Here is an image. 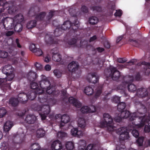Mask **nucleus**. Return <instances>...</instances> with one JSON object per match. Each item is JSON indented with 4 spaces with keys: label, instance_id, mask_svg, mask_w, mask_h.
<instances>
[{
    "label": "nucleus",
    "instance_id": "obj_15",
    "mask_svg": "<svg viewBox=\"0 0 150 150\" xmlns=\"http://www.w3.org/2000/svg\"><path fill=\"white\" fill-rule=\"evenodd\" d=\"M51 148L52 150H60L62 148L61 142L58 140L54 141L51 144Z\"/></svg>",
    "mask_w": 150,
    "mask_h": 150
},
{
    "label": "nucleus",
    "instance_id": "obj_50",
    "mask_svg": "<svg viewBox=\"0 0 150 150\" xmlns=\"http://www.w3.org/2000/svg\"><path fill=\"white\" fill-rule=\"evenodd\" d=\"M35 55L38 56H41L42 54V50L40 48H36L34 52Z\"/></svg>",
    "mask_w": 150,
    "mask_h": 150
},
{
    "label": "nucleus",
    "instance_id": "obj_29",
    "mask_svg": "<svg viewBox=\"0 0 150 150\" xmlns=\"http://www.w3.org/2000/svg\"><path fill=\"white\" fill-rule=\"evenodd\" d=\"M98 19L96 17L92 16L89 18V22L91 25H96L98 23Z\"/></svg>",
    "mask_w": 150,
    "mask_h": 150
},
{
    "label": "nucleus",
    "instance_id": "obj_17",
    "mask_svg": "<svg viewBox=\"0 0 150 150\" xmlns=\"http://www.w3.org/2000/svg\"><path fill=\"white\" fill-rule=\"evenodd\" d=\"M93 110H91L89 107L87 106H83L81 109V112L83 113H87L90 112H93L96 111V107L95 106H92Z\"/></svg>",
    "mask_w": 150,
    "mask_h": 150
},
{
    "label": "nucleus",
    "instance_id": "obj_8",
    "mask_svg": "<svg viewBox=\"0 0 150 150\" xmlns=\"http://www.w3.org/2000/svg\"><path fill=\"white\" fill-rule=\"evenodd\" d=\"M120 116L123 119H126L129 117V120L130 121L134 120H139V117L137 116V113L134 112L131 114L127 110H123L120 112Z\"/></svg>",
    "mask_w": 150,
    "mask_h": 150
},
{
    "label": "nucleus",
    "instance_id": "obj_45",
    "mask_svg": "<svg viewBox=\"0 0 150 150\" xmlns=\"http://www.w3.org/2000/svg\"><path fill=\"white\" fill-rule=\"evenodd\" d=\"M77 41V39L75 38H73L68 40L67 42V43L69 45H72L76 44Z\"/></svg>",
    "mask_w": 150,
    "mask_h": 150
},
{
    "label": "nucleus",
    "instance_id": "obj_61",
    "mask_svg": "<svg viewBox=\"0 0 150 150\" xmlns=\"http://www.w3.org/2000/svg\"><path fill=\"white\" fill-rule=\"evenodd\" d=\"M117 61L119 63H123L127 61V60L125 58H119L117 59Z\"/></svg>",
    "mask_w": 150,
    "mask_h": 150
},
{
    "label": "nucleus",
    "instance_id": "obj_44",
    "mask_svg": "<svg viewBox=\"0 0 150 150\" xmlns=\"http://www.w3.org/2000/svg\"><path fill=\"white\" fill-rule=\"evenodd\" d=\"M54 75L57 78L60 77L62 75V72L58 69H55L53 71Z\"/></svg>",
    "mask_w": 150,
    "mask_h": 150
},
{
    "label": "nucleus",
    "instance_id": "obj_33",
    "mask_svg": "<svg viewBox=\"0 0 150 150\" xmlns=\"http://www.w3.org/2000/svg\"><path fill=\"white\" fill-rule=\"evenodd\" d=\"M103 87L101 85L98 86L96 89V93L95 95L96 98H97L100 96L102 92Z\"/></svg>",
    "mask_w": 150,
    "mask_h": 150
},
{
    "label": "nucleus",
    "instance_id": "obj_62",
    "mask_svg": "<svg viewBox=\"0 0 150 150\" xmlns=\"http://www.w3.org/2000/svg\"><path fill=\"white\" fill-rule=\"evenodd\" d=\"M104 49L103 48L98 47L96 49H94V51H96V50H97L99 52H102L104 51Z\"/></svg>",
    "mask_w": 150,
    "mask_h": 150
},
{
    "label": "nucleus",
    "instance_id": "obj_48",
    "mask_svg": "<svg viewBox=\"0 0 150 150\" xmlns=\"http://www.w3.org/2000/svg\"><path fill=\"white\" fill-rule=\"evenodd\" d=\"M135 80L137 81H139L142 80V77L139 73H137L135 75L134 78H133L132 81Z\"/></svg>",
    "mask_w": 150,
    "mask_h": 150
},
{
    "label": "nucleus",
    "instance_id": "obj_64",
    "mask_svg": "<svg viewBox=\"0 0 150 150\" xmlns=\"http://www.w3.org/2000/svg\"><path fill=\"white\" fill-rule=\"evenodd\" d=\"M104 47L107 48H109L110 47V44L108 41H105L104 43Z\"/></svg>",
    "mask_w": 150,
    "mask_h": 150
},
{
    "label": "nucleus",
    "instance_id": "obj_10",
    "mask_svg": "<svg viewBox=\"0 0 150 150\" xmlns=\"http://www.w3.org/2000/svg\"><path fill=\"white\" fill-rule=\"evenodd\" d=\"M139 124L135 125L138 127L139 128H141L144 126L145 124H147L150 127V117L146 115H144L142 116H140L139 117Z\"/></svg>",
    "mask_w": 150,
    "mask_h": 150
},
{
    "label": "nucleus",
    "instance_id": "obj_4",
    "mask_svg": "<svg viewBox=\"0 0 150 150\" xmlns=\"http://www.w3.org/2000/svg\"><path fill=\"white\" fill-rule=\"evenodd\" d=\"M49 102H47L44 103V104L40 106L39 105L38 103L34 104L31 105V108L35 110L41 111V113L40 114V116L42 120H45L46 117L47 115H48L50 112V105H52L55 104V100L53 98V104H49Z\"/></svg>",
    "mask_w": 150,
    "mask_h": 150
},
{
    "label": "nucleus",
    "instance_id": "obj_56",
    "mask_svg": "<svg viewBox=\"0 0 150 150\" xmlns=\"http://www.w3.org/2000/svg\"><path fill=\"white\" fill-rule=\"evenodd\" d=\"M120 98L117 96H114L112 98V100L115 103H119L120 102Z\"/></svg>",
    "mask_w": 150,
    "mask_h": 150
},
{
    "label": "nucleus",
    "instance_id": "obj_59",
    "mask_svg": "<svg viewBox=\"0 0 150 150\" xmlns=\"http://www.w3.org/2000/svg\"><path fill=\"white\" fill-rule=\"evenodd\" d=\"M54 11H51L49 13V15L47 17V19L49 21L51 18L54 15Z\"/></svg>",
    "mask_w": 150,
    "mask_h": 150
},
{
    "label": "nucleus",
    "instance_id": "obj_38",
    "mask_svg": "<svg viewBox=\"0 0 150 150\" xmlns=\"http://www.w3.org/2000/svg\"><path fill=\"white\" fill-rule=\"evenodd\" d=\"M115 4H112L110 5L108 7V13L110 15L112 14L113 11L115 10Z\"/></svg>",
    "mask_w": 150,
    "mask_h": 150
},
{
    "label": "nucleus",
    "instance_id": "obj_31",
    "mask_svg": "<svg viewBox=\"0 0 150 150\" xmlns=\"http://www.w3.org/2000/svg\"><path fill=\"white\" fill-rule=\"evenodd\" d=\"M126 106V105L125 102H120L118 103L117 105V110L121 112L124 110Z\"/></svg>",
    "mask_w": 150,
    "mask_h": 150
},
{
    "label": "nucleus",
    "instance_id": "obj_37",
    "mask_svg": "<svg viewBox=\"0 0 150 150\" xmlns=\"http://www.w3.org/2000/svg\"><path fill=\"white\" fill-rule=\"evenodd\" d=\"M18 11V8L16 6L13 5L10 6V14L13 15L17 13Z\"/></svg>",
    "mask_w": 150,
    "mask_h": 150
},
{
    "label": "nucleus",
    "instance_id": "obj_39",
    "mask_svg": "<svg viewBox=\"0 0 150 150\" xmlns=\"http://www.w3.org/2000/svg\"><path fill=\"white\" fill-rule=\"evenodd\" d=\"M12 45L14 47L13 50H12L10 48V55L12 54V55H15L17 54V49L16 45L14 44L13 42L12 43Z\"/></svg>",
    "mask_w": 150,
    "mask_h": 150
},
{
    "label": "nucleus",
    "instance_id": "obj_43",
    "mask_svg": "<svg viewBox=\"0 0 150 150\" xmlns=\"http://www.w3.org/2000/svg\"><path fill=\"white\" fill-rule=\"evenodd\" d=\"M67 135V134L64 132L59 131L57 134V137L59 139H62L63 138L66 137Z\"/></svg>",
    "mask_w": 150,
    "mask_h": 150
},
{
    "label": "nucleus",
    "instance_id": "obj_63",
    "mask_svg": "<svg viewBox=\"0 0 150 150\" xmlns=\"http://www.w3.org/2000/svg\"><path fill=\"white\" fill-rule=\"evenodd\" d=\"M93 145L92 144H89L85 149V150H93Z\"/></svg>",
    "mask_w": 150,
    "mask_h": 150
},
{
    "label": "nucleus",
    "instance_id": "obj_2",
    "mask_svg": "<svg viewBox=\"0 0 150 150\" xmlns=\"http://www.w3.org/2000/svg\"><path fill=\"white\" fill-rule=\"evenodd\" d=\"M40 80L38 81V84L34 81H30V87L32 90L36 91L38 89L46 90L47 93L50 95L53 93V88H52L50 82L46 76L43 75L40 76Z\"/></svg>",
    "mask_w": 150,
    "mask_h": 150
},
{
    "label": "nucleus",
    "instance_id": "obj_53",
    "mask_svg": "<svg viewBox=\"0 0 150 150\" xmlns=\"http://www.w3.org/2000/svg\"><path fill=\"white\" fill-rule=\"evenodd\" d=\"M8 55L7 52L0 51V57L5 58L7 57Z\"/></svg>",
    "mask_w": 150,
    "mask_h": 150
},
{
    "label": "nucleus",
    "instance_id": "obj_23",
    "mask_svg": "<svg viewBox=\"0 0 150 150\" xmlns=\"http://www.w3.org/2000/svg\"><path fill=\"white\" fill-rule=\"evenodd\" d=\"M142 65H145L146 66L144 67V73L145 75L148 76L150 74V68L149 67L150 66V63L145 62H143L142 63Z\"/></svg>",
    "mask_w": 150,
    "mask_h": 150
},
{
    "label": "nucleus",
    "instance_id": "obj_55",
    "mask_svg": "<svg viewBox=\"0 0 150 150\" xmlns=\"http://www.w3.org/2000/svg\"><path fill=\"white\" fill-rule=\"evenodd\" d=\"M37 48L36 47L35 45L34 44H30L29 47V49L30 51L34 52L36 49Z\"/></svg>",
    "mask_w": 150,
    "mask_h": 150
},
{
    "label": "nucleus",
    "instance_id": "obj_14",
    "mask_svg": "<svg viewBox=\"0 0 150 150\" xmlns=\"http://www.w3.org/2000/svg\"><path fill=\"white\" fill-rule=\"evenodd\" d=\"M79 66L78 62L72 61L68 64V69L69 71L72 73H75L78 70Z\"/></svg>",
    "mask_w": 150,
    "mask_h": 150
},
{
    "label": "nucleus",
    "instance_id": "obj_25",
    "mask_svg": "<svg viewBox=\"0 0 150 150\" xmlns=\"http://www.w3.org/2000/svg\"><path fill=\"white\" fill-rule=\"evenodd\" d=\"M61 55L59 54L56 52V53H52V59L53 60L59 62L62 59Z\"/></svg>",
    "mask_w": 150,
    "mask_h": 150
},
{
    "label": "nucleus",
    "instance_id": "obj_32",
    "mask_svg": "<svg viewBox=\"0 0 150 150\" xmlns=\"http://www.w3.org/2000/svg\"><path fill=\"white\" fill-rule=\"evenodd\" d=\"M65 147L67 150H72L74 148V143L71 142H67L66 143Z\"/></svg>",
    "mask_w": 150,
    "mask_h": 150
},
{
    "label": "nucleus",
    "instance_id": "obj_7",
    "mask_svg": "<svg viewBox=\"0 0 150 150\" xmlns=\"http://www.w3.org/2000/svg\"><path fill=\"white\" fill-rule=\"evenodd\" d=\"M116 133L120 135L119 139L120 141H125L129 139V132L127 131V129L124 127H121L116 130Z\"/></svg>",
    "mask_w": 150,
    "mask_h": 150
},
{
    "label": "nucleus",
    "instance_id": "obj_11",
    "mask_svg": "<svg viewBox=\"0 0 150 150\" xmlns=\"http://www.w3.org/2000/svg\"><path fill=\"white\" fill-rule=\"evenodd\" d=\"M126 87L130 92H134L137 90L136 86L133 83H129L126 81L122 82V84L118 86V88L120 90H124Z\"/></svg>",
    "mask_w": 150,
    "mask_h": 150
},
{
    "label": "nucleus",
    "instance_id": "obj_6",
    "mask_svg": "<svg viewBox=\"0 0 150 150\" xmlns=\"http://www.w3.org/2000/svg\"><path fill=\"white\" fill-rule=\"evenodd\" d=\"M79 21L77 19H75L73 23H71L69 20L65 21L61 25V28L62 30H69L70 28L75 31L79 26Z\"/></svg>",
    "mask_w": 150,
    "mask_h": 150
},
{
    "label": "nucleus",
    "instance_id": "obj_19",
    "mask_svg": "<svg viewBox=\"0 0 150 150\" xmlns=\"http://www.w3.org/2000/svg\"><path fill=\"white\" fill-rule=\"evenodd\" d=\"M36 119V117L34 115H28L26 116L25 121L28 124H33L35 122Z\"/></svg>",
    "mask_w": 150,
    "mask_h": 150
},
{
    "label": "nucleus",
    "instance_id": "obj_35",
    "mask_svg": "<svg viewBox=\"0 0 150 150\" xmlns=\"http://www.w3.org/2000/svg\"><path fill=\"white\" fill-rule=\"evenodd\" d=\"M19 101L17 98H10V104L13 107H16L18 104Z\"/></svg>",
    "mask_w": 150,
    "mask_h": 150
},
{
    "label": "nucleus",
    "instance_id": "obj_3",
    "mask_svg": "<svg viewBox=\"0 0 150 150\" xmlns=\"http://www.w3.org/2000/svg\"><path fill=\"white\" fill-rule=\"evenodd\" d=\"M40 11V9L38 7H31L28 12V14L30 16H35V20L30 21L28 22L26 25V27L28 29H31L35 27L37 24V21H43L46 15L45 12H42L39 14H37V12Z\"/></svg>",
    "mask_w": 150,
    "mask_h": 150
},
{
    "label": "nucleus",
    "instance_id": "obj_22",
    "mask_svg": "<svg viewBox=\"0 0 150 150\" xmlns=\"http://www.w3.org/2000/svg\"><path fill=\"white\" fill-rule=\"evenodd\" d=\"M11 25V27L10 28V30L14 27V30L16 32L19 33L22 30L23 26L21 23H17L15 24L13 23Z\"/></svg>",
    "mask_w": 150,
    "mask_h": 150
},
{
    "label": "nucleus",
    "instance_id": "obj_18",
    "mask_svg": "<svg viewBox=\"0 0 150 150\" xmlns=\"http://www.w3.org/2000/svg\"><path fill=\"white\" fill-rule=\"evenodd\" d=\"M69 102L72 104L73 105L77 108H80L81 106V103L78 100L72 97H70L69 98Z\"/></svg>",
    "mask_w": 150,
    "mask_h": 150
},
{
    "label": "nucleus",
    "instance_id": "obj_42",
    "mask_svg": "<svg viewBox=\"0 0 150 150\" xmlns=\"http://www.w3.org/2000/svg\"><path fill=\"white\" fill-rule=\"evenodd\" d=\"M4 130L6 132H8L9 130V121H7L4 126Z\"/></svg>",
    "mask_w": 150,
    "mask_h": 150
},
{
    "label": "nucleus",
    "instance_id": "obj_20",
    "mask_svg": "<svg viewBox=\"0 0 150 150\" xmlns=\"http://www.w3.org/2000/svg\"><path fill=\"white\" fill-rule=\"evenodd\" d=\"M70 120V118L69 116L66 114L63 115L61 117V123L60 125V127H63L65 124L68 123Z\"/></svg>",
    "mask_w": 150,
    "mask_h": 150
},
{
    "label": "nucleus",
    "instance_id": "obj_36",
    "mask_svg": "<svg viewBox=\"0 0 150 150\" xmlns=\"http://www.w3.org/2000/svg\"><path fill=\"white\" fill-rule=\"evenodd\" d=\"M78 125L79 127L81 128H84L86 125V122L85 120L83 118H80L79 120Z\"/></svg>",
    "mask_w": 150,
    "mask_h": 150
},
{
    "label": "nucleus",
    "instance_id": "obj_52",
    "mask_svg": "<svg viewBox=\"0 0 150 150\" xmlns=\"http://www.w3.org/2000/svg\"><path fill=\"white\" fill-rule=\"evenodd\" d=\"M81 11L84 13H87L88 12V8L85 5H83L81 6Z\"/></svg>",
    "mask_w": 150,
    "mask_h": 150
},
{
    "label": "nucleus",
    "instance_id": "obj_21",
    "mask_svg": "<svg viewBox=\"0 0 150 150\" xmlns=\"http://www.w3.org/2000/svg\"><path fill=\"white\" fill-rule=\"evenodd\" d=\"M12 19L13 23H21L23 21L24 17L20 13L15 16Z\"/></svg>",
    "mask_w": 150,
    "mask_h": 150
},
{
    "label": "nucleus",
    "instance_id": "obj_16",
    "mask_svg": "<svg viewBox=\"0 0 150 150\" xmlns=\"http://www.w3.org/2000/svg\"><path fill=\"white\" fill-rule=\"evenodd\" d=\"M28 79L30 81H34L37 80L38 75L35 72L30 71L26 76Z\"/></svg>",
    "mask_w": 150,
    "mask_h": 150
},
{
    "label": "nucleus",
    "instance_id": "obj_54",
    "mask_svg": "<svg viewBox=\"0 0 150 150\" xmlns=\"http://www.w3.org/2000/svg\"><path fill=\"white\" fill-rule=\"evenodd\" d=\"M132 125H131L130 124H129V125L128 126V128L129 131H130L131 130H132L134 129V126L135 125L137 127H138L136 125H135V123L136 124H137V123H136L135 122H132ZM139 123L138 124H139ZM130 124H131V123H130Z\"/></svg>",
    "mask_w": 150,
    "mask_h": 150
},
{
    "label": "nucleus",
    "instance_id": "obj_13",
    "mask_svg": "<svg viewBox=\"0 0 150 150\" xmlns=\"http://www.w3.org/2000/svg\"><path fill=\"white\" fill-rule=\"evenodd\" d=\"M99 77L97 76L96 73H88L87 77V80L90 83L95 84L98 81Z\"/></svg>",
    "mask_w": 150,
    "mask_h": 150
},
{
    "label": "nucleus",
    "instance_id": "obj_47",
    "mask_svg": "<svg viewBox=\"0 0 150 150\" xmlns=\"http://www.w3.org/2000/svg\"><path fill=\"white\" fill-rule=\"evenodd\" d=\"M6 113V109L3 108H0V117H2L5 116Z\"/></svg>",
    "mask_w": 150,
    "mask_h": 150
},
{
    "label": "nucleus",
    "instance_id": "obj_9",
    "mask_svg": "<svg viewBox=\"0 0 150 150\" xmlns=\"http://www.w3.org/2000/svg\"><path fill=\"white\" fill-rule=\"evenodd\" d=\"M110 69L109 74H106L107 77L111 78L113 80L117 81L120 76V72L116 67L112 66L110 67Z\"/></svg>",
    "mask_w": 150,
    "mask_h": 150
},
{
    "label": "nucleus",
    "instance_id": "obj_60",
    "mask_svg": "<svg viewBox=\"0 0 150 150\" xmlns=\"http://www.w3.org/2000/svg\"><path fill=\"white\" fill-rule=\"evenodd\" d=\"M144 131L145 132H150V127L148 125L146 124H145Z\"/></svg>",
    "mask_w": 150,
    "mask_h": 150
},
{
    "label": "nucleus",
    "instance_id": "obj_49",
    "mask_svg": "<svg viewBox=\"0 0 150 150\" xmlns=\"http://www.w3.org/2000/svg\"><path fill=\"white\" fill-rule=\"evenodd\" d=\"M129 41L132 43V45L134 46L137 47H139V43L137 40H134L133 39H130L129 40Z\"/></svg>",
    "mask_w": 150,
    "mask_h": 150
},
{
    "label": "nucleus",
    "instance_id": "obj_1",
    "mask_svg": "<svg viewBox=\"0 0 150 150\" xmlns=\"http://www.w3.org/2000/svg\"><path fill=\"white\" fill-rule=\"evenodd\" d=\"M39 95L38 101L42 103H44L45 102H50L49 104H51L54 103H53V98L48 97L47 95L44 93V91L42 89H38L36 91L31 90L29 91L26 94L25 93H20L18 95V97L21 98H23L22 101H25L24 100V97H26L28 99L30 100H33L36 98L37 95Z\"/></svg>",
    "mask_w": 150,
    "mask_h": 150
},
{
    "label": "nucleus",
    "instance_id": "obj_41",
    "mask_svg": "<svg viewBox=\"0 0 150 150\" xmlns=\"http://www.w3.org/2000/svg\"><path fill=\"white\" fill-rule=\"evenodd\" d=\"M10 81L13 80L15 76V69L13 68L11 66V69H10Z\"/></svg>",
    "mask_w": 150,
    "mask_h": 150
},
{
    "label": "nucleus",
    "instance_id": "obj_51",
    "mask_svg": "<svg viewBox=\"0 0 150 150\" xmlns=\"http://www.w3.org/2000/svg\"><path fill=\"white\" fill-rule=\"evenodd\" d=\"M132 130V133L133 135L136 138L138 137L139 135V131L136 129H134Z\"/></svg>",
    "mask_w": 150,
    "mask_h": 150
},
{
    "label": "nucleus",
    "instance_id": "obj_24",
    "mask_svg": "<svg viewBox=\"0 0 150 150\" xmlns=\"http://www.w3.org/2000/svg\"><path fill=\"white\" fill-rule=\"evenodd\" d=\"M45 42L47 44H52L55 43L54 42L53 36L52 35H49L47 34L45 38Z\"/></svg>",
    "mask_w": 150,
    "mask_h": 150
},
{
    "label": "nucleus",
    "instance_id": "obj_46",
    "mask_svg": "<svg viewBox=\"0 0 150 150\" xmlns=\"http://www.w3.org/2000/svg\"><path fill=\"white\" fill-rule=\"evenodd\" d=\"M31 150H37L40 149V146L37 143H34L31 145Z\"/></svg>",
    "mask_w": 150,
    "mask_h": 150
},
{
    "label": "nucleus",
    "instance_id": "obj_57",
    "mask_svg": "<svg viewBox=\"0 0 150 150\" xmlns=\"http://www.w3.org/2000/svg\"><path fill=\"white\" fill-rule=\"evenodd\" d=\"M35 66L36 67V69L41 70L42 69V66L39 63L36 62L35 64Z\"/></svg>",
    "mask_w": 150,
    "mask_h": 150
},
{
    "label": "nucleus",
    "instance_id": "obj_34",
    "mask_svg": "<svg viewBox=\"0 0 150 150\" xmlns=\"http://www.w3.org/2000/svg\"><path fill=\"white\" fill-rule=\"evenodd\" d=\"M54 33L55 36L59 37L62 34L63 31L60 28H57L55 29Z\"/></svg>",
    "mask_w": 150,
    "mask_h": 150
},
{
    "label": "nucleus",
    "instance_id": "obj_12",
    "mask_svg": "<svg viewBox=\"0 0 150 150\" xmlns=\"http://www.w3.org/2000/svg\"><path fill=\"white\" fill-rule=\"evenodd\" d=\"M148 92L147 88H138L137 90V95L139 98H141L143 99L145 97H147L146 99L148 100L149 98L148 96Z\"/></svg>",
    "mask_w": 150,
    "mask_h": 150
},
{
    "label": "nucleus",
    "instance_id": "obj_28",
    "mask_svg": "<svg viewBox=\"0 0 150 150\" xmlns=\"http://www.w3.org/2000/svg\"><path fill=\"white\" fill-rule=\"evenodd\" d=\"M71 133L73 136H79L82 135V133L81 131H79L77 128H74L71 130Z\"/></svg>",
    "mask_w": 150,
    "mask_h": 150
},
{
    "label": "nucleus",
    "instance_id": "obj_40",
    "mask_svg": "<svg viewBox=\"0 0 150 150\" xmlns=\"http://www.w3.org/2000/svg\"><path fill=\"white\" fill-rule=\"evenodd\" d=\"M144 139V137L143 136L139 137L137 140V142L139 146H142Z\"/></svg>",
    "mask_w": 150,
    "mask_h": 150
},
{
    "label": "nucleus",
    "instance_id": "obj_26",
    "mask_svg": "<svg viewBox=\"0 0 150 150\" xmlns=\"http://www.w3.org/2000/svg\"><path fill=\"white\" fill-rule=\"evenodd\" d=\"M94 92V90L90 86H88L85 88L84 90V92L88 96L92 95Z\"/></svg>",
    "mask_w": 150,
    "mask_h": 150
},
{
    "label": "nucleus",
    "instance_id": "obj_58",
    "mask_svg": "<svg viewBox=\"0 0 150 150\" xmlns=\"http://www.w3.org/2000/svg\"><path fill=\"white\" fill-rule=\"evenodd\" d=\"M122 11L121 10L119 9L118 10H116V12L114 14L115 16H121L122 14Z\"/></svg>",
    "mask_w": 150,
    "mask_h": 150
},
{
    "label": "nucleus",
    "instance_id": "obj_30",
    "mask_svg": "<svg viewBox=\"0 0 150 150\" xmlns=\"http://www.w3.org/2000/svg\"><path fill=\"white\" fill-rule=\"evenodd\" d=\"M45 135V131L43 129L40 128L36 131V135L37 137L41 138L43 137Z\"/></svg>",
    "mask_w": 150,
    "mask_h": 150
},
{
    "label": "nucleus",
    "instance_id": "obj_27",
    "mask_svg": "<svg viewBox=\"0 0 150 150\" xmlns=\"http://www.w3.org/2000/svg\"><path fill=\"white\" fill-rule=\"evenodd\" d=\"M90 8L91 10L97 12H100L102 10V7L100 6L91 5Z\"/></svg>",
    "mask_w": 150,
    "mask_h": 150
},
{
    "label": "nucleus",
    "instance_id": "obj_5",
    "mask_svg": "<svg viewBox=\"0 0 150 150\" xmlns=\"http://www.w3.org/2000/svg\"><path fill=\"white\" fill-rule=\"evenodd\" d=\"M103 117L104 120L99 123V127L100 128L109 127L111 129H113L114 126L112 125L113 120L110 115L108 113H105L103 115Z\"/></svg>",
    "mask_w": 150,
    "mask_h": 150
}]
</instances>
